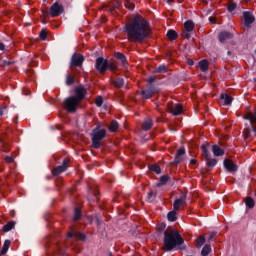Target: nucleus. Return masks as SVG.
Returning a JSON list of instances; mask_svg holds the SVG:
<instances>
[{"label":"nucleus","mask_w":256,"mask_h":256,"mask_svg":"<svg viewBox=\"0 0 256 256\" xmlns=\"http://www.w3.org/2000/svg\"><path fill=\"white\" fill-rule=\"evenodd\" d=\"M124 33L127 34L131 43H143L151 37V27L149 21L141 15H136L124 26Z\"/></svg>","instance_id":"f257e3e1"},{"label":"nucleus","mask_w":256,"mask_h":256,"mask_svg":"<svg viewBox=\"0 0 256 256\" xmlns=\"http://www.w3.org/2000/svg\"><path fill=\"white\" fill-rule=\"evenodd\" d=\"M185 243V240H183V237H181V234H179V231H165L164 232V251H173L175 247H178L179 245H183Z\"/></svg>","instance_id":"f03ea898"},{"label":"nucleus","mask_w":256,"mask_h":256,"mask_svg":"<svg viewBox=\"0 0 256 256\" xmlns=\"http://www.w3.org/2000/svg\"><path fill=\"white\" fill-rule=\"evenodd\" d=\"M107 137V130L101 129V126H96L92 130V147L94 149H101V141Z\"/></svg>","instance_id":"7ed1b4c3"},{"label":"nucleus","mask_w":256,"mask_h":256,"mask_svg":"<svg viewBox=\"0 0 256 256\" xmlns=\"http://www.w3.org/2000/svg\"><path fill=\"white\" fill-rule=\"evenodd\" d=\"M202 157H204L206 165L208 166L207 171H211L215 165H217V159L211 158L209 155V148L207 144H202L201 146Z\"/></svg>","instance_id":"20e7f679"},{"label":"nucleus","mask_w":256,"mask_h":256,"mask_svg":"<svg viewBox=\"0 0 256 256\" xmlns=\"http://www.w3.org/2000/svg\"><path fill=\"white\" fill-rule=\"evenodd\" d=\"M161 90L155 85H146L141 89L140 95L144 101H147L153 97V95L159 93Z\"/></svg>","instance_id":"39448f33"},{"label":"nucleus","mask_w":256,"mask_h":256,"mask_svg":"<svg viewBox=\"0 0 256 256\" xmlns=\"http://www.w3.org/2000/svg\"><path fill=\"white\" fill-rule=\"evenodd\" d=\"M79 103L81 102L77 98L69 96L64 100V109H66L68 113H75L77 111V107H79Z\"/></svg>","instance_id":"423d86ee"},{"label":"nucleus","mask_w":256,"mask_h":256,"mask_svg":"<svg viewBox=\"0 0 256 256\" xmlns=\"http://www.w3.org/2000/svg\"><path fill=\"white\" fill-rule=\"evenodd\" d=\"M84 62L85 56L81 53L75 52L70 60V69H73V67H83Z\"/></svg>","instance_id":"0eeeda50"},{"label":"nucleus","mask_w":256,"mask_h":256,"mask_svg":"<svg viewBox=\"0 0 256 256\" xmlns=\"http://www.w3.org/2000/svg\"><path fill=\"white\" fill-rule=\"evenodd\" d=\"M63 13H65V8H63L59 2L52 4L48 12L51 17H59L60 15H63Z\"/></svg>","instance_id":"6e6552de"},{"label":"nucleus","mask_w":256,"mask_h":256,"mask_svg":"<svg viewBox=\"0 0 256 256\" xmlns=\"http://www.w3.org/2000/svg\"><path fill=\"white\" fill-rule=\"evenodd\" d=\"M69 162H70L69 158H64L61 165L52 169V175L57 177V175H61V173H65V171L69 169Z\"/></svg>","instance_id":"1a4fd4ad"},{"label":"nucleus","mask_w":256,"mask_h":256,"mask_svg":"<svg viewBox=\"0 0 256 256\" xmlns=\"http://www.w3.org/2000/svg\"><path fill=\"white\" fill-rule=\"evenodd\" d=\"M95 67L97 71H99V73H101L102 75L105 74L107 72V59L103 57H98L96 59Z\"/></svg>","instance_id":"9d476101"},{"label":"nucleus","mask_w":256,"mask_h":256,"mask_svg":"<svg viewBox=\"0 0 256 256\" xmlns=\"http://www.w3.org/2000/svg\"><path fill=\"white\" fill-rule=\"evenodd\" d=\"M168 111L172 113L175 117L181 115L183 113V105L181 104H174L173 102L168 103Z\"/></svg>","instance_id":"9b49d317"},{"label":"nucleus","mask_w":256,"mask_h":256,"mask_svg":"<svg viewBox=\"0 0 256 256\" xmlns=\"http://www.w3.org/2000/svg\"><path fill=\"white\" fill-rule=\"evenodd\" d=\"M223 166L228 171V173H237L239 167L237 164L233 163V160L225 158L223 161Z\"/></svg>","instance_id":"f8f14e48"},{"label":"nucleus","mask_w":256,"mask_h":256,"mask_svg":"<svg viewBox=\"0 0 256 256\" xmlns=\"http://www.w3.org/2000/svg\"><path fill=\"white\" fill-rule=\"evenodd\" d=\"M75 95L73 96L77 99L80 103L84 101L85 97H87V90L83 86H78L74 90Z\"/></svg>","instance_id":"ddd939ff"},{"label":"nucleus","mask_w":256,"mask_h":256,"mask_svg":"<svg viewBox=\"0 0 256 256\" xmlns=\"http://www.w3.org/2000/svg\"><path fill=\"white\" fill-rule=\"evenodd\" d=\"M67 236L69 239H76L77 241H87V235L81 232H77L75 230H71L70 232H68Z\"/></svg>","instance_id":"4468645a"},{"label":"nucleus","mask_w":256,"mask_h":256,"mask_svg":"<svg viewBox=\"0 0 256 256\" xmlns=\"http://www.w3.org/2000/svg\"><path fill=\"white\" fill-rule=\"evenodd\" d=\"M243 17L245 27H251L252 23H255V16H253L251 11L243 12Z\"/></svg>","instance_id":"2eb2a0df"},{"label":"nucleus","mask_w":256,"mask_h":256,"mask_svg":"<svg viewBox=\"0 0 256 256\" xmlns=\"http://www.w3.org/2000/svg\"><path fill=\"white\" fill-rule=\"evenodd\" d=\"M186 200H187V194L182 193L180 198L176 199L173 203L174 211H179V209H181V205H185Z\"/></svg>","instance_id":"dca6fc26"},{"label":"nucleus","mask_w":256,"mask_h":256,"mask_svg":"<svg viewBox=\"0 0 256 256\" xmlns=\"http://www.w3.org/2000/svg\"><path fill=\"white\" fill-rule=\"evenodd\" d=\"M99 189L97 187H91L88 191V197L91 199L94 203H97L99 201Z\"/></svg>","instance_id":"f3484780"},{"label":"nucleus","mask_w":256,"mask_h":256,"mask_svg":"<svg viewBox=\"0 0 256 256\" xmlns=\"http://www.w3.org/2000/svg\"><path fill=\"white\" fill-rule=\"evenodd\" d=\"M186 154V150L185 147L180 148L175 156V159L173 161L174 165H179V163H181V161H183V155Z\"/></svg>","instance_id":"a211bd4d"},{"label":"nucleus","mask_w":256,"mask_h":256,"mask_svg":"<svg viewBox=\"0 0 256 256\" xmlns=\"http://www.w3.org/2000/svg\"><path fill=\"white\" fill-rule=\"evenodd\" d=\"M218 39L220 43H225V41H229V39H233V34H231V32H228V31H223L219 33Z\"/></svg>","instance_id":"6ab92c4d"},{"label":"nucleus","mask_w":256,"mask_h":256,"mask_svg":"<svg viewBox=\"0 0 256 256\" xmlns=\"http://www.w3.org/2000/svg\"><path fill=\"white\" fill-rule=\"evenodd\" d=\"M212 153L215 157H223V155H225V150L220 148L219 145L214 144L212 146Z\"/></svg>","instance_id":"aec40b11"},{"label":"nucleus","mask_w":256,"mask_h":256,"mask_svg":"<svg viewBox=\"0 0 256 256\" xmlns=\"http://www.w3.org/2000/svg\"><path fill=\"white\" fill-rule=\"evenodd\" d=\"M15 225H17V222L15 221H10L6 225L3 226L2 231L4 233H9L12 229H15Z\"/></svg>","instance_id":"412c9836"},{"label":"nucleus","mask_w":256,"mask_h":256,"mask_svg":"<svg viewBox=\"0 0 256 256\" xmlns=\"http://www.w3.org/2000/svg\"><path fill=\"white\" fill-rule=\"evenodd\" d=\"M200 70L202 71V73H205L206 71H209V61L207 60H201L198 63Z\"/></svg>","instance_id":"4be33fe9"},{"label":"nucleus","mask_w":256,"mask_h":256,"mask_svg":"<svg viewBox=\"0 0 256 256\" xmlns=\"http://www.w3.org/2000/svg\"><path fill=\"white\" fill-rule=\"evenodd\" d=\"M114 57H116L118 61L122 63V65H125L127 63V56L121 52H115Z\"/></svg>","instance_id":"5701e85b"},{"label":"nucleus","mask_w":256,"mask_h":256,"mask_svg":"<svg viewBox=\"0 0 256 256\" xmlns=\"http://www.w3.org/2000/svg\"><path fill=\"white\" fill-rule=\"evenodd\" d=\"M151 127H153V120L148 118L142 124V129H143V131H149V130H151Z\"/></svg>","instance_id":"b1692460"},{"label":"nucleus","mask_w":256,"mask_h":256,"mask_svg":"<svg viewBox=\"0 0 256 256\" xmlns=\"http://www.w3.org/2000/svg\"><path fill=\"white\" fill-rule=\"evenodd\" d=\"M184 29L188 33H191V31H193V29H195V23H193V21H191V20L186 21L184 23Z\"/></svg>","instance_id":"393cba45"},{"label":"nucleus","mask_w":256,"mask_h":256,"mask_svg":"<svg viewBox=\"0 0 256 256\" xmlns=\"http://www.w3.org/2000/svg\"><path fill=\"white\" fill-rule=\"evenodd\" d=\"M167 219L168 221H170L171 223H175V221H177V210L173 209V211H170L167 214Z\"/></svg>","instance_id":"a878e982"},{"label":"nucleus","mask_w":256,"mask_h":256,"mask_svg":"<svg viewBox=\"0 0 256 256\" xmlns=\"http://www.w3.org/2000/svg\"><path fill=\"white\" fill-rule=\"evenodd\" d=\"M9 247H11V240H5L0 255H5L9 251Z\"/></svg>","instance_id":"bb28decb"},{"label":"nucleus","mask_w":256,"mask_h":256,"mask_svg":"<svg viewBox=\"0 0 256 256\" xmlns=\"http://www.w3.org/2000/svg\"><path fill=\"white\" fill-rule=\"evenodd\" d=\"M119 129V122L117 120H112L109 126L110 133H115Z\"/></svg>","instance_id":"cd10ccee"},{"label":"nucleus","mask_w":256,"mask_h":256,"mask_svg":"<svg viewBox=\"0 0 256 256\" xmlns=\"http://www.w3.org/2000/svg\"><path fill=\"white\" fill-rule=\"evenodd\" d=\"M220 99L224 100V105H231L233 103V97L228 94H221Z\"/></svg>","instance_id":"c85d7f7f"},{"label":"nucleus","mask_w":256,"mask_h":256,"mask_svg":"<svg viewBox=\"0 0 256 256\" xmlns=\"http://www.w3.org/2000/svg\"><path fill=\"white\" fill-rule=\"evenodd\" d=\"M167 37L169 41H175L179 37V34L175 30H168Z\"/></svg>","instance_id":"c756f323"},{"label":"nucleus","mask_w":256,"mask_h":256,"mask_svg":"<svg viewBox=\"0 0 256 256\" xmlns=\"http://www.w3.org/2000/svg\"><path fill=\"white\" fill-rule=\"evenodd\" d=\"M65 84L68 87H71V85H75V76H72L71 74L66 75V81Z\"/></svg>","instance_id":"7c9ffc66"},{"label":"nucleus","mask_w":256,"mask_h":256,"mask_svg":"<svg viewBox=\"0 0 256 256\" xmlns=\"http://www.w3.org/2000/svg\"><path fill=\"white\" fill-rule=\"evenodd\" d=\"M169 175H163L160 177V180L157 184V187H163V185H167V182L169 181Z\"/></svg>","instance_id":"2f4dec72"},{"label":"nucleus","mask_w":256,"mask_h":256,"mask_svg":"<svg viewBox=\"0 0 256 256\" xmlns=\"http://www.w3.org/2000/svg\"><path fill=\"white\" fill-rule=\"evenodd\" d=\"M169 68L165 64H161L159 67L155 68L154 73H167Z\"/></svg>","instance_id":"473e14b6"},{"label":"nucleus","mask_w":256,"mask_h":256,"mask_svg":"<svg viewBox=\"0 0 256 256\" xmlns=\"http://www.w3.org/2000/svg\"><path fill=\"white\" fill-rule=\"evenodd\" d=\"M209 253H211V245L205 244L204 247L201 250L202 256H209Z\"/></svg>","instance_id":"72a5a7b5"},{"label":"nucleus","mask_w":256,"mask_h":256,"mask_svg":"<svg viewBox=\"0 0 256 256\" xmlns=\"http://www.w3.org/2000/svg\"><path fill=\"white\" fill-rule=\"evenodd\" d=\"M245 204L247 209H253V207H255V200H253L251 197H247L245 199Z\"/></svg>","instance_id":"f704fd0d"},{"label":"nucleus","mask_w":256,"mask_h":256,"mask_svg":"<svg viewBox=\"0 0 256 256\" xmlns=\"http://www.w3.org/2000/svg\"><path fill=\"white\" fill-rule=\"evenodd\" d=\"M81 217H82L81 208L76 207L74 209L73 221H79V219H81Z\"/></svg>","instance_id":"c9c22d12"},{"label":"nucleus","mask_w":256,"mask_h":256,"mask_svg":"<svg viewBox=\"0 0 256 256\" xmlns=\"http://www.w3.org/2000/svg\"><path fill=\"white\" fill-rule=\"evenodd\" d=\"M113 85L117 87V89H121L123 85H125V80L123 78H117L113 81Z\"/></svg>","instance_id":"e433bc0d"},{"label":"nucleus","mask_w":256,"mask_h":256,"mask_svg":"<svg viewBox=\"0 0 256 256\" xmlns=\"http://www.w3.org/2000/svg\"><path fill=\"white\" fill-rule=\"evenodd\" d=\"M150 171L156 173V175H161V167L157 164H151L149 166Z\"/></svg>","instance_id":"4c0bfd02"},{"label":"nucleus","mask_w":256,"mask_h":256,"mask_svg":"<svg viewBox=\"0 0 256 256\" xmlns=\"http://www.w3.org/2000/svg\"><path fill=\"white\" fill-rule=\"evenodd\" d=\"M155 192H153V190H150L147 194V201L148 203H153V201H155Z\"/></svg>","instance_id":"58836bf2"},{"label":"nucleus","mask_w":256,"mask_h":256,"mask_svg":"<svg viewBox=\"0 0 256 256\" xmlns=\"http://www.w3.org/2000/svg\"><path fill=\"white\" fill-rule=\"evenodd\" d=\"M227 9H228L229 13H233V11L237 9V3L230 1L228 3Z\"/></svg>","instance_id":"ea45409f"},{"label":"nucleus","mask_w":256,"mask_h":256,"mask_svg":"<svg viewBox=\"0 0 256 256\" xmlns=\"http://www.w3.org/2000/svg\"><path fill=\"white\" fill-rule=\"evenodd\" d=\"M107 69H110V71H115V69H117V64L109 62V60H107L106 70Z\"/></svg>","instance_id":"a19ab883"},{"label":"nucleus","mask_w":256,"mask_h":256,"mask_svg":"<svg viewBox=\"0 0 256 256\" xmlns=\"http://www.w3.org/2000/svg\"><path fill=\"white\" fill-rule=\"evenodd\" d=\"M95 105L96 107H103V96L96 97Z\"/></svg>","instance_id":"79ce46f5"},{"label":"nucleus","mask_w":256,"mask_h":256,"mask_svg":"<svg viewBox=\"0 0 256 256\" xmlns=\"http://www.w3.org/2000/svg\"><path fill=\"white\" fill-rule=\"evenodd\" d=\"M109 13L115 15V13H119V4L114 5L113 7L108 9Z\"/></svg>","instance_id":"37998d69"},{"label":"nucleus","mask_w":256,"mask_h":256,"mask_svg":"<svg viewBox=\"0 0 256 256\" xmlns=\"http://www.w3.org/2000/svg\"><path fill=\"white\" fill-rule=\"evenodd\" d=\"M39 37L42 41L47 40V31L45 29H42L39 33Z\"/></svg>","instance_id":"c03bdc74"},{"label":"nucleus","mask_w":256,"mask_h":256,"mask_svg":"<svg viewBox=\"0 0 256 256\" xmlns=\"http://www.w3.org/2000/svg\"><path fill=\"white\" fill-rule=\"evenodd\" d=\"M245 139H250L251 137V129L250 128H245L243 131Z\"/></svg>","instance_id":"a18cd8bd"},{"label":"nucleus","mask_w":256,"mask_h":256,"mask_svg":"<svg viewBox=\"0 0 256 256\" xmlns=\"http://www.w3.org/2000/svg\"><path fill=\"white\" fill-rule=\"evenodd\" d=\"M146 81L148 83L147 85H155L153 83H155V81H157V78L154 76H149Z\"/></svg>","instance_id":"49530a36"},{"label":"nucleus","mask_w":256,"mask_h":256,"mask_svg":"<svg viewBox=\"0 0 256 256\" xmlns=\"http://www.w3.org/2000/svg\"><path fill=\"white\" fill-rule=\"evenodd\" d=\"M205 241H206L205 236H200L196 239L197 245H204Z\"/></svg>","instance_id":"de8ad7c7"},{"label":"nucleus","mask_w":256,"mask_h":256,"mask_svg":"<svg viewBox=\"0 0 256 256\" xmlns=\"http://www.w3.org/2000/svg\"><path fill=\"white\" fill-rule=\"evenodd\" d=\"M125 8L129 9L130 11H133V9H135V4H133L131 2H126L125 3Z\"/></svg>","instance_id":"09e8293b"},{"label":"nucleus","mask_w":256,"mask_h":256,"mask_svg":"<svg viewBox=\"0 0 256 256\" xmlns=\"http://www.w3.org/2000/svg\"><path fill=\"white\" fill-rule=\"evenodd\" d=\"M181 37H183L184 39H191V34L187 31H182Z\"/></svg>","instance_id":"8fccbe9b"},{"label":"nucleus","mask_w":256,"mask_h":256,"mask_svg":"<svg viewBox=\"0 0 256 256\" xmlns=\"http://www.w3.org/2000/svg\"><path fill=\"white\" fill-rule=\"evenodd\" d=\"M5 113H7V107L3 106L0 108V117H3V115H5Z\"/></svg>","instance_id":"3c124183"},{"label":"nucleus","mask_w":256,"mask_h":256,"mask_svg":"<svg viewBox=\"0 0 256 256\" xmlns=\"http://www.w3.org/2000/svg\"><path fill=\"white\" fill-rule=\"evenodd\" d=\"M5 161H6L7 163H13V161H15V160L13 159L12 156H6V157H5Z\"/></svg>","instance_id":"603ef678"},{"label":"nucleus","mask_w":256,"mask_h":256,"mask_svg":"<svg viewBox=\"0 0 256 256\" xmlns=\"http://www.w3.org/2000/svg\"><path fill=\"white\" fill-rule=\"evenodd\" d=\"M216 235H217V232H211L209 236V241H211V239H213Z\"/></svg>","instance_id":"864d4df0"},{"label":"nucleus","mask_w":256,"mask_h":256,"mask_svg":"<svg viewBox=\"0 0 256 256\" xmlns=\"http://www.w3.org/2000/svg\"><path fill=\"white\" fill-rule=\"evenodd\" d=\"M0 51H5V44L0 42Z\"/></svg>","instance_id":"5fc2aeb1"},{"label":"nucleus","mask_w":256,"mask_h":256,"mask_svg":"<svg viewBox=\"0 0 256 256\" xmlns=\"http://www.w3.org/2000/svg\"><path fill=\"white\" fill-rule=\"evenodd\" d=\"M165 227H166V225L162 223L159 225V230L163 231L165 229Z\"/></svg>","instance_id":"6e6d98bb"},{"label":"nucleus","mask_w":256,"mask_h":256,"mask_svg":"<svg viewBox=\"0 0 256 256\" xmlns=\"http://www.w3.org/2000/svg\"><path fill=\"white\" fill-rule=\"evenodd\" d=\"M190 165H197V160L196 159H191L190 160Z\"/></svg>","instance_id":"4d7b16f0"},{"label":"nucleus","mask_w":256,"mask_h":256,"mask_svg":"<svg viewBox=\"0 0 256 256\" xmlns=\"http://www.w3.org/2000/svg\"><path fill=\"white\" fill-rule=\"evenodd\" d=\"M3 65L9 66V65H11V62H9V61H7V60H4V61H3Z\"/></svg>","instance_id":"13d9d810"},{"label":"nucleus","mask_w":256,"mask_h":256,"mask_svg":"<svg viewBox=\"0 0 256 256\" xmlns=\"http://www.w3.org/2000/svg\"><path fill=\"white\" fill-rule=\"evenodd\" d=\"M188 65H195V62L193 60H188Z\"/></svg>","instance_id":"bf43d9fd"},{"label":"nucleus","mask_w":256,"mask_h":256,"mask_svg":"<svg viewBox=\"0 0 256 256\" xmlns=\"http://www.w3.org/2000/svg\"><path fill=\"white\" fill-rule=\"evenodd\" d=\"M19 120V115L17 114L14 118L13 121H18Z\"/></svg>","instance_id":"052dcab7"},{"label":"nucleus","mask_w":256,"mask_h":256,"mask_svg":"<svg viewBox=\"0 0 256 256\" xmlns=\"http://www.w3.org/2000/svg\"><path fill=\"white\" fill-rule=\"evenodd\" d=\"M97 225H101V220L99 218H96Z\"/></svg>","instance_id":"680f3d73"},{"label":"nucleus","mask_w":256,"mask_h":256,"mask_svg":"<svg viewBox=\"0 0 256 256\" xmlns=\"http://www.w3.org/2000/svg\"><path fill=\"white\" fill-rule=\"evenodd\" d=\"M202 1V3H209V1H211V0H201Z\"/></svg>","instance_id":"e2e57ef3"},{"label":"nucleus","mask_w":256,"mask_h":256,"mask_svg":"<svg viewBox=\"0 0 256 256\" xmlns=\"http://www.w3.org/2000/svg\"><path fill=\"white\" fill-rule=\"evenodd\" d=\"M175 0H167V3H174Z\"/></svg>","instance_id":"0e129e2a"},{"label":"nucleus","mask_w":256,"mask_h":256,"mask_svg":"<svg viewBox=\"0 0 256 256\" xmlns=\"http://www.w3.org/2000/svg\"><path fill=\"white\" fill-rule=\"evenodd\" d=\"M210 23H213V17L209 18Z\"/></svg>","instance_id":"69168bd1"},{"label":"nucleus","mask_w":256,"mask_h":256,"mask_svg":"<svg viewBox=\"0 0 256 256\" xmlns=\"http://www.w3.org/2000/svg\"><path fill=\"white\" fill-rule=\"evenodd\" d=\"M228 55H231V51H228Z\"/></svg>","instance_id":"338daca9"},{"label":"nucleus","mask_w":256,"mask_h":256,"mask_svg":"<svg viewBox=\"0 0 256 256\" xmlns=\"http://www.w3.org/2000/svg\"><path fill=\"white\" fill-rule=\"evenodd\" d=\"M254 83L256 84V78H254Z\"/></svg>","instance_id":"774afa93"}]
</instances>
